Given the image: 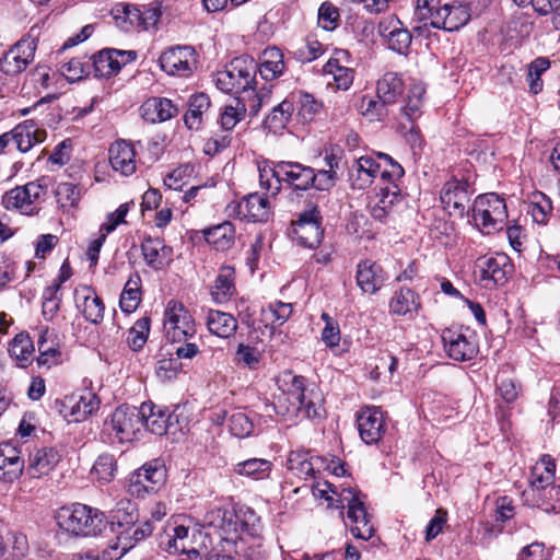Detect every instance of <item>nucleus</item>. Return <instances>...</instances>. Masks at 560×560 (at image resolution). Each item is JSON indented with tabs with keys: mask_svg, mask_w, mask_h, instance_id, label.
<instances>
[{
	"mask_svg": "<svg viewBox=\"0 0 560 560\" xmlns=\"http://www.w3.org/2000/svg\"><path fill=\"white\" fill-rule=\"evenodd\" d=\"M415 16L423 26L457 31L471 18L470 7L466 3L440 5V0H417Z\"/></svg>",
	"mask_w": 560,
	"mask_h": 560,
	"instance_id": "nucleus-1",
	"label": "nucleus"
},
{
	"mask_svg": "<svg viewBox=\"0 0 560 560\" xmlns=\"http://www.w3.org/2000/svg\"><path fill=\"white\" fill-rule=\"evenodd\" d=\"M55 520L60 529L72 536H95L105 528L104 514L86 504L73 503L59 508Z\"/></svg>",
	"mask_w": 560,
	"mask_h": 560,
	"instance_id": "nucleus-2",
	"label": "nucleus"
},
{
	"mask_svg": "<svg viewBox=\"0 0 560 560\" xmlns=\"http://www.w3.org/2000/svg\"><path fill=\"white\" fill-rule=\"evenodd\" d=\"M207 535L192 524L168 523L160 537V547L168 553H202L207 550Z\"/></svg>",
	"mask_w": 560,
	"mask_h": 560,
	"instance_id": "nucleus-3",
	"label": "nucleus"
},
{
	"mask_svg": "<svg viewBox=\"0 0 560 560\" xmlns=\"http://www.w3.org/2000/svg\"><path fill=\"white\" fill-rule=\"evenodd\" d=\"M48 192V179L45 177L16 186L2 195L1 205L24 215H34Z\"/></svg>",
	"mask_w": 560,
	"mask_h": 560,
	"instance_id": "nucleus-4",
	"label": "nucleus"
},
{
	"mask_svg": "<svg viewBox=\"0 0 560 560\" xmlns=\"http://www.w3.org/2000/svg\"><path fill=\"white\" fill-rule=\"evenodd\" d=\"M203 523L208 527H212L221 540L228 546H233L236 551L240 549L238 544L245 540V535H254L245 522L231 510L224 508H212L206 512Z\"/></svg>",
	"mask_w": 560,
	"mask_h": 560,
	"instance_id": "nucleus-5",
	"label": "nucleus"
},
{
	"mask_svg": "<svg viewBox=\"0 0 560 560\" xmlns=\"http://www.w3.org/2000/svg\"><path fill=\"white\" fill-rule=\"evenodd\" d=\"M471 219L487 234L501 230L508 219L506 205L497 194L480 195L471 207Z\"/></svg>",
	"mask_w": 560,
	"mask_h": 560,
	"instance_id": "nucleus-6",
	"label": "nucleus"
},
{
	"mask_svg": "<svg viewBox=\"0 0 560 560\" xmlns=\"http://www.w3.org/2000/svg\"><path fill=\"white\" fill-rule=\"evenodd\" d=\"M256 70L257 66L253 59L235 58L225 70L218 72L215 84L225 93L245 92L252 88Z\"/></svg>",
	"mask_w": 560,
	"mask_h": 560,
	"instance_id": "nucleus-7",
	"label": "nucleus"
},
{
	"mask_svg": "<svg viewBox=\"0 0 560 560\" xmlns=\"http://www.w3.org/2000/svg\"><path fill=\"white\" fill-rule=\"evenodd\" d=\"M164 331L172 342H182L196 334L195 320L183 303L171 300L166 304L163 320Z\"/></svg>",
	"mask_w": 560,
	"mask_h": 560,
	"instance_id": "nucleus-8",
	"label": "nucleus"
},
{
	"mask_svg": "<svg viewBox=\"0 0 560 560\" xmlns=\"http://www.w3.org/2000/svg\"><path fill=\"white\" fill-rule=\"evenodd\" d=\"M141 411V422L143 431H150L155 435L175 434L183 431L184 427L179 422V408L168 412L166 408L158 406L152 401L142 402L139 407Z\"/></svg>",
	"mask_w": 560,
	"mask_h": 560,
	"instance_id": "nucleus-9",
	"label": "nucleus"
},
{
	"mask_svg": "<svg viewBox=\"0 0 560 560\" xmlns=\"http://www.w3.org/2000/svg\"><path fill=\"white\" fill-rule=\"evenodd\" d=\"M335 506L337 509H348V518L353 526L351 527L352 534L357 538L369 539L373 535V525L370 523L369 515L364 508L363 501L360 499L359 493L351 488H342Z\"/></svg>",
	"mask_w": 560,
	"mask_h": 560,
	"instance_id": "nucleus-10",
	"label": "nucleus"
},
{
	"mask_svg": "<svg viewBox=\"0 0 560 560\" xmlns=\"http://www.w3.org/2000/svg\"><path fill=\"white\" fill-rule=\"evenodd\" d=\"M444 349L455 361H469L478 353V343L469 329H444L442 332Z\"/></svg>",
	"mask_w": 560,
	"mask_h": 560,
	"instance_id": "nucleus-11",
	"label": "nucleus"
},
{
	"mask_svg": "<svg viewBox=\"0 0 560 560\" xmlns=\"http://www.w3.org/2000/svg\"><path fill=\"white\" fill-rule=\"evenodd\" d=\"M112 430L120 442H131L143 432L140 408L120 406L116 408L110 419Z\"/></svg>",
	"mask_w": 560,
	"mask_h": 560,
	"instance_id": "nucleus-12",
	"label": "nucleus"
},
{
	"mask_svg": "<svg viewBox=\"0 0 560 560\" xmlns=\"http://www.w3.org/2000/svg\"><path fill=\"white\" fill-rule=\"evenodd\" d=\"M322 217L316 206L310 207L300 213L299 219L293 222V234L299 244L314 248L322 242Z\"/></svg>",
	"mask_w": 560,
	"mask_h": 560,
	"instance_id": "nucleus-13",
	"label": "nucleus"
},
{
	"mask_svg": "<svg viewBox=\"0 0 560 560\" xmlns=\"http://www.w3.org/2000/svg\"><path fill=\"white\" fill-rule=\"evenodd\" d=\"M470 195L467 180L451 179L444 184L440 200L451 215L464 218L469 213Z\"/></svg>",
	"mask_w": 560,
	"mask_h": 560,
	"instance_id": "nucleus-14",
	"label": "nucleus"
},
{
	"mask_svg": "<svg viewBox=\"0 0 560 560\" xmlns=\"http://www.w3.org/2000/svg\"><path fill=\"white\" fill-rule=\"evenodd\" d=\"M159 62L161 69L167 74L188 77L196 68L197 59L192 47L177 46L165 50Z\"/></svg>",
	"mask_w": 560,
	"mask_h": 560,
	"instance_id": "nucleus-15",
	"label": "nucleus"
},
{
	"mask_svg": "<svg viewBox=\"0 0 560 560\" xmlns=\"http://www.w3.org/2000/svg\"><path fill=\"white\" fill-rule=\"evenodd\" d=\"M165 472L162 467L152 464H145L135 472L128 480V492L138 498L156 491L164 482Z\"/></svg>",
	"mask_w": 560,
	"mask_h": 560,
	"instance_id": "nucleus-16",
	"label": "nucleus"
},
{
	"mask_svg": "<svg viewBox=\"0 0 560 560\" xmlns=\"http://www.w3.org/2000/svg\"><path fill=\"white\" fill-rule=\"evenodd\" d=\"M137 57L133 50L104 49L93 57V67L96 77L107 78L118 73L122 66L133 61Z\"/></svg>",
	"mask_w": 560,
	"mask_h": 560,
	"instance_id": "nucleus-17",
	"label": "nucleus"
},
{
	"mask_svg": "<svg viewBox=\"0 0 560 560\" xmlns=\"http://www.w3.org/2000/svg\"><path fill=\"white\" fill-rule=\"evenodd\" d=\"M350 62L349 51L338 49L324 66V74L331 75L339 90L347 91L353 83L355 71Z\"/></svg>",
	"mask_w": 560,
	"mask_h": 560,
	"instance_id": "nucleus-18",
	"label": "nucleus"
},
{
	"mask_svg": "<svg viewBox=\"0 0 560 560\" xmlns=\"http://www.w3.org/2000/svg\"><path fill=\"white\" fill-rule=\"evenodd\" d=\"M358 429L366 444L377 443L385 432V421L380 407H365L357 417Z\"/></svg>",
	"mask_w": 560,
	"mask_h": 560,
	"instance_id": "nucleus-19",
	"label": "nucleus"
},
{
	"mask_svg": "<svg viewBox=\"0 0 560 560\" xmlns=\"http://www.w3.org/2000/svg\"><path fill=\"white\" fill-rule=\"evenodd\" d=\"M280 180L295 190H307L315 180V170L293 161L279 162Z\"/></svg>",
	"mask_w": 560,
	"mask_h": 560,
	"instance_id": "nucleus-20",
	"label": "nucleus"
},
{
	"mask_svg": "<svg viewBox=\"0 0 560 560\" xmlns=\"http://www.w3.org/2000/svg\"><path fill=\"white\" fill-rule=\"evenodd\" d=\"M35 45L32 40L18 42L1 59L0 70L9 75H15L26 69L33 61Z\"/></svg>",
	"mask_w": 560,
	"mask_h": 560,
	"instance_id": "nucleus-21",
	"label": "nucleus"
},
{
	"mask_svg": "<svg viewBox=\"0 0 560 560\" xmlns=\"http://www.w3.org/2000/svg\"><path fill=\"white\" fill-rule=\"evenodd\" d=\"M477 267L480 282L488 289L503 284L511 269L509 258L505 255L480 259Z\"/></svg>",
	"mask_w": 560,
	"mask_h": 560,
	"instance_id": "nucleus-22",
	"label": "nucleus"
},
{
	"mask_svg": "<svg viewBox=\"0 0 560 560\" xmlns=\"http://www.w3.org/2000/svg\"><path fill=\"white\" fill-rule=\"evenodd\" d=\"M9 137V143H13L20 152H28L36 143H40L46 139V130L40 128L33 119L19 124L10 132H5Z\"/></svg>",
	"mask_w": 560,
	"mask_h": 560,
	"instance_id": "nucleus-23",
	"label": "nucleus"
},
{
	"mask_svg": "<svg viewBox=\"0 0 560 560\" xmlns=\"http://www.w3.org/2000/svg\"><path fill=\"white\" fill-rule=\"evenodd\" d=\"M382 164L374 158L365 155L355 159L349 168V182L353 189L368 188L380 174Z\"/></svg>",
	"mask_w": 560,
	"mask_h": 560,
	"instance_id": "nucleus-24",
	"label": "nucleus"
},
{
	"mask_svg": "<svg viewBox=\"0 0 560 560\" xmlns=\"http://www.w3.org/2000/svg\"><path fill=\"white\" fill-rule=\"evenodd\" d=\"M62 405L65 418L70 422H80L98 409L100 401L93 393L86 392L67 397Z\"/></svg>",
	"mask_w": 560,
	"mask_h": 560,
	"instance_id": "nucleus-25",
	"label": "nucleus"
},
{
	"mask_svg": "<svg viewBox=\"0 0 560 560\" xmlns=\"http://www.w3.org/2000/svg\"><path fill=\"white\" fill-rule=\"evenodd\" d=\"M24 470V459L21 451L10 443L0 444V480L12 483Z\"/></svg>",
	"mask_w": 560,
	"mask_h": 560,
	"instance_id": "nucleus-26",
	"label": "nucleus"
},
{
	"mask_svg": "<svg viewBox=\"0 0 560 560\" xmlns=\"http://www.w3.org/2000/svg\"><path fill=\"white\" fill-rule=\"evenodd\" d=\"M109 163L114 171L124 176H129L136 172L137 161L133 145L126 140L115 141L108 151Z\"/></svg>",
	"mask_w": 560,
	"mask_h": 560,
	"instance_id": "nucleus-27",
	"label": "nucleus"
},
{
	"mask_svg": "<svg viewBox=\"0 0 560 560\" xmlns=\"http://www.w3.org/2000/svg\"><path fill=\"white\" fill-rule=\"evenodd\" d=\"M399 201V188L397 185H390L380 188V191L370 197L368 208L370 214L382 221L393 210L395 203Z\"/></svg>",
	"mask_w": 560,
	"mask_h": 560,
	"instance_id": "nucleus-28",
	"label": "nucleus"
},
{
	"mask_svg": "<svg viewBox=\"0 0 560 560\" xmlns=\"http://www.w3.org/2000/svg\"><path fill=\"white\" fill-rule=\"evenodd\" d=\"M383 269L371 260L361 261L357 269V284L364 293L374 294L384 284Z\"/></svg>",
	"mask_w": 560,
	"mask_h": 560,
	"instance_id": "nucleus-29",
	"label": "nucleus"
},
{
	"mask_svg": "<svg viewBox=\"0 0 560 560\" xmlns=\"http://www.w3.org/2000/svg\"><path fill=\"white\" fill-rule=\"evenodd\" d=\"M60 459L59 453L52 447H42L30 455L27 472L33 478L48 475Z\"/></svg>",
	"mask_w": 560,
	"mask_h": 560,
	"instance_id": "nucleus-30",
	"label": "nucleus"
},
{
	"mask_svg": "<svg viewBox=\"0 0 560 560\" xmlns=\"http://www.w3.org/2000/svg\"><path fill=\"white\" fill-rule=\"evenodd\" d=\"M140 109L142 118L151 124L166 121L178 112L171 100L162 97L147 100Z\"/></svg>",
	"mask_w": 560,
	"mask_h": 560,
	"instance_id": "nucleus-31",
	"label": "nucleus"
},
{
	"mask_svg": "<svg viewBox=\"0 0 560 560\" xmlns=\"http://www.w3.org/2000/svg\"><path fill=\"white\" fill-rule=\"evenodd\" d=\"M141 250L147 265L153 269L163 268L170 261L172 255V248L158 237L144 238Z\"/></svg>",
	"mask_w": 560,
	"mask_h": 560,
	"instance_id": "nucleus-32",
	"label": "nucleus"
},
{
	"mask_svg": "<svg viewBox=\"0 0 560 560\" xmlns=\"http://www.w3.org/2000/svg\"><path fill=\"white\" fill-rule=\"evenodd\" d=\"M293 410L303 413L308 419H322L325 416L322 390L314 384L310 385L303 399L293 404Z\"/></svg>",
	"mask_w": 560,
	"mask_h": 560,
	"instance_id": "nucleus-33",
	"label": "nucleus"
},
{
	"mask_svg": "<svg viewBox=\"0 0 560 560\" xmlns=\"http://www.w3.org/2000/svg\"><path fill=\"white\" fill-rule=\"evenodd\" d=\"M556 464L550 455H542L540 462L537 463L532 472L529 481V491L539 492L541 490L548 492V487L555 479Z\"/></svg>",
	"mask_w": 560,
	"mask_h": 560,
	"instance_id": "nucleus-34",
	"label": "nucleus"
},
{
	"mask_svg": "<svg viewBox=\"0 0 560 560\" xmlns=\"http://www.w3.org/2000/svg\"><path fill=\"white\" fill-rule=\"evenodd\" d=\"M553 206L551 199L541 191H534L528 196L526 212L539 225H546L552 217Z\"/></svg>",
	"mask_w": 560,
	"mask_h": 560,
	"instance_id": "nucleus-35",
	"label": "nucleus"
},
{
	"mask_svg": "<svg viewBox=\"0 0 560 560\" xmlns=\"http://www.w3.org/2000/svg\"><path fill=\"white\" fill-rule=\"evenodd\" d=\"M235 270L232 266L224 265L220 268L211 295L215 303L228 302L235 293Z\"/></svg>",
	"mask_w": 560,
	"mask_h": 560,
	"instance_id": "nucleus-36",
	"label": "nucleus"
},
{
	"mask_svg": "<svg viewBox=\"0 0 560 560\" xmlns=\"http://www.w3.org/2000/svg\"><path fill=\"white\" fill-rule=\"evenodd\" d=\"M240 214L252 221H265L269 214V201L267 197L254 192L245 197L238 205Z\"/></svg>",
	"mask_w": 560,
	"mask_h": 560,
	"instance_id": "nucleus-37",
	"label": "nucleus"
},
{
	"mask_svg": "<svg viewBox=\"0 0 560 560\" xmlns=\"http://www.w3.org/2000/svg\"><path fill=\"white\" fill-rule=\"evenodd\" d=\"M207 327L220 338H230L237 329V320L229 313L210 310L207 314Z\"/></svg>",
	"mask_w": 560,
	"mask_h": 560,
	"instance_id": "nucleus-38",
	"label": "nucleus"
},
{
	"mask_svg": "<svg viewBox=\"0 0 560 560\" xmlns=\"http://www.w3.org/2000/svg\"><path fill=\"white\" fill-rule=\"evenodd\" d=\"M259 73L262 79L270 81L280 77L284 71L283 55L277 47L266 48L260 58Z\"/></svg>",
	"mask_w": 560,
	"mask_h": 560,
	"instance_id": "nucleus-39",
	"label": "nucleus"
},
{
	"mask_svg": "<svg viewBox=\"0 0 560 560\" xmlns=\"http://www.w3.org/2000/svg\"><path fill=\"white\" fill-rule=\"evenodd\" d=\"M205 238L217 250H228L234 244L235 229L231 222L225 221L206 230Z\"/></svg>",
	"mask_w": 560,
	"mask_h": 560,
	"instance_id": "nucleus-40",
	"label": "nucleus"
},
{
	"mask_svg": "<svg viewBox=\"0 0 560 560\" xmlns=\"http://www.w3.org/2000/svg\"><path fill=\"white\" fill-rule=\"evenodd\" d=\"M188 105L184 117L185 125L191 130H198L203 121V115L210 108V98L205 93H199L190 97Z\"/></svg>",
	"mask_w": 560,
	"mask_h": 560,
	"instance_id": "nucleus-41",
	"label": "nucleus"
},
{
	"mask_svg": "<svg viewBox=\"0 0 560 560\" xmlns=\"http://www.w3.org/2000/svg\"><path fill=\"white\" fill-rule=\"evenodd\" d=\"M279 387L283 390V394L288 396V400L293 404H296L300 399H303L306 390L310 386L305 385V380L303 376L294 375L291 371H285L281 374L278 380Z\"/></svg>",
	"mask_w": 560,
	"mask_h": 560,
	"instance_id": "nucleus-42",
	"label": "nucleus"
},
{
	"mask_svg": "<svg viewBox=\"0 0 560 560\" xmlns=\"http://www.w3.org/2000/svg\"><path fill=\"white\" fill-rule=\"evenodd\" d=\"M34 351V343L26 332L18 334L9 345L11 358L22 368L31 363Z\"/></svg>",
	"mask_w": 560,
	"mask_h": 560,
	"instance_id": "nucleus-43",
	"label": "nucleus"
},
{
	"mask_svg": "<svg viewBox=\"0 0 560 560\" xmlns=\"http://www.w3.org/2000/svg\"><path fill=\"white\" fill-rule=\"evenodd\" d=\"M420 306L418 295L409 288H401L389 303L390 311L397 315L412 316Z\"/></svg>",
	"mask_w": 560,
	"mask_h": 560,
	"instance_id": "nucleus-44",
	"label": "nucleus"
},
{
	"mask_svg": "<svg viewBox=\"0 0 560 560\" xmlns=\"http://www.w3.org/2000/svg\"><path fill=\"white\" fill-rule=\"evenodd\" d=\"M402 91V80L395 72H387L377 81L376 94L388 105L394 104Z\"/></svg>",
	"mask_w": 560,
	"mask_h": 560,
	"instance_id": "nucleus-45",
	"label": "nucleus"
},
{
	"mask_svg": "<svg viewBox=\"0 0 560 560\" xmlns=\"http://www.w3.org/2000/svg\"><path fill=\"white\" fill-rule=\"evenodd\" d=\"M314 457L310 456L308 452L301 450L290 452L287 460L288 469L302 479L314 476Z\"/></svg>",
	"mask_w": 560,
	"mask_h": 560,
	"instance_id": "nucleus-46",
	"label": "nucleus"
},
{
	"mask_svg": "<svg viewBox=\"0 0 560 560\" xmlns=\"http://www.w3.org/2000/svg\"><path fill=\"white\" fill-rule=\"evenodd\" d=\"M271 462L264 458H249L234 465V472L255 480L265 479L271 472Z\"/></svg>",
	"mask_w": 560,
	"mask_h": 560,
	"instance_id": "nucleus-47",
	"label": "nucleus"
},
{
	"mask_svg": "<svg viewBox=\"0 0 560 560\" xmlns=\"http://www.w3.org/2000/svg\"><path fill=\"white\" fill-rule=\"evenodd\" d=\"M388 104L377 94L375 96L364 95L358 105V110L369 120H382L387 116Z\"/></svg>",
	"mask_w": 560,
	"mask_h": 560,
	"instance_id": "nucleus-48",
	"label": "nucleus"
},
{
	"mask_svg": "<svg viewBox=\"0 0 560 560\" xmlns=\"http://www.w3.org/2000/svg\"><path fill=\"white\" fill-rule=\"evenodd\" d=\"M294 106L289 101H283L273 107L272 112L266 117L265 126L270 131L278 132L282 130L289 122Z\"/></svg>",
	"mask_w": 560,
	"mask_h": 560,
	"instance_id": "nucleus-49",
	"label": "nucleus"
},
{
	"mask_svg": "<svg viewBox=\"0 0 560 560\" xmlns=\"http://www.w3.org/2000/svg\"><path fill=\"white\" fill-rule=\"evenodd\" d=\"M247 108L246 105L238 98L232 103L226 104L220 114V124L225 131L232 130L237 122L244 119Z\"/></svg>",
	"mask_w": 560,
	"mask_h": 560,
	"instance_id": "nucleus-50",
	"label": "nucleus"
},
{
	"mask_svg": "<svg viewBox=\"0 0 560 560\" xmlns=\"http://www.w3.org/2000/svg\"><path fill=\"white\" fill-rule=\"evenodd\" d=\"M79 306L82 307V313L86 320L93 324L102 322L105 307L102 299L94 292L86 290V294L83 295V303Z\"/></svg>",
	"mask_w": 560,
	"mask_h": 560,
	"instance_id": "nucleus-51",
	"label": "nucleus"
},
{
	"mask_svg": "<svg viewBox=\"0 0 560 560\" xmlns=\"http://www.w3.org/2000/svg\"><path fill=\"white\" fill-rule=\"evenodd\" d=\"M117 472V462L112 454L100 455L91 470V474L95 476L102 482H109L115 478Z\"/></svg>",
	"mask_w": 560,
	"mask_h": 560,
	"instance_id": "nucleus-52",
	"label": "nucleus"
},
{
	"mask_svg": "<svg viewBox=\"0 0 560 560\" xmlns=\"http://www.w3.org/2000/svg\"><path fill=\"white\" fill-rule=\"evenodd\" d=\"M550 67V61L547 58L539 57L532 61L528 66L527 82L529 91L534 94H538L542 91L544 82L541 74L546 72Z\"/></svg>",
	"mask_w": 560,
	"mask_h": 560,
	"instance_id": "nucleus-53",
	"label": "nucleus"
},
{
	"mask_svg": "<svg viewBox=\"0 0 560 560\" xmlns=\"http://www.w3.org/2000/svg\"><path fill=\"white\" fill-rule=\"evenodd\" d=\"M292 314V305L277 301L262 308L264 320L275 326L283 325Z\"/></svg>",
	"mask_w": 560,
	"mask_h": 560,
	"instance_id": "nucleus-54",
	"label": "nucleus"
},
{
	"mask_svg": "<svg viewBox=\"0 0 560 560\" xmlns=\"http://www.w3.org/2000/svg\"><path fill=\"white\" fill-rule=\"evenodd\" d=\"M150 331V318L142 317L139 318L133 326L129 329L128 334V345L133 351H139L143 348L148 340V335Z\"/></svg>",
	"mask_w": 560,
	"mask_h": 560,
	"instance_id": "nucleus-55",
	"label": "nucleus"
},
{
	"mask_svg": "<svg viewBox=\"0 0 560 560\" xmlns=\"http://www.w3.org/2000/svg\"><path fill=\"white\" fill-rule=\"evenodd\" d=\"M424 93L425 89L421 83H416L410 86L407 96V103L402 107L404 115L408 117L410 120L415 119L420 115V108L423 103Z\"/></svg>",
	"mask_w": 560,
	"mask_h": 560,
	"instance_id": "nucleus-56",
	"label": "nucleus"
},
{
	"mask_svg": "<svg viewBox=\"0 0 560 560\" xmlns=\"http://www.w3.org/2000/svg\"><path fill=\"white\" fill-rule=\"evenodd\" d=\"M55 196L61 208L70 209L78 205L81 198V191L78 186L72 183H60L55 190Z\"/></svg>",
	"mask_w": 560,
	"mask_h": 560,
	"instance_id": "nucleus-57",
	"label": "nucleus"
},
{
	"mask_svg": "<svg viewBox=\"0 0 560 560\" xmlns=\"http://www.w3.org/2000/svg\"><path fill=\"white\" fill-rule=\"evenodd\" d=\"M259 184L266 190H273V195L281 189L282 180H280L279 162L275 166H259Z\"/></svg>",
	"mask_w": 560,
	"mask_h": 560,
	"instance_id": "nucleus-58",
	"label": "nucleus"
},
{
	"mask_svg": "<svg viewBox=\"0 0 560 560\" xmlns=\"http://www.w3.org/2000/svg\"><path fill=\"white\" fill-rule=\"evenodd\" d=\"M377 159L382 164L380 172L382 179H388L390 185H395L394 182L401 178L405 174L402 166L386 153H377Z\"/></svg>",
	"mask_w": 560,
	"mask_h": 560,
	"instance_id": "nucleus-59",
	"label": "nucleus"
},
{
	"mask_svg": "<svg viewBox=\"0 0 560 560\" xmlns=\"http://www.w3.org/2000/svg\"><path fill=\"white\" fill-rule=\"evenodd\" d=\"M260 352L249 345L240 343L235 352V361L249 370H256L260 362Z\"/></svg>",
	"mask_w": 560,
	"mask_h": 560,
	"instance_id": "nucleus-60",
	"label": "nucleus"
},
{
	"mask_svg": "<svg viewBox=\"0 0 560 560\" xmlns=\"http://www.w3.org/2000/svg\"><path fill=\"white\" fill-rule=\"evenodd\" d=\"M230 430L233 435L243 439L252 434L254 423L245 412L238 411L230 418Z\"/></svg>",
	"mask_w": 560,
	"mask_h": 560,
	"instance_id": "nucleus-61",
	"label": "nucleus"
},
{
	"mask_svg": "<svg viewBox=\"0 0 560 560\" xmlns=\"http://www.w3.org/2000/svg\"><path fill=\"white\" fill-rule=\"evenodd\" d=\"M411 34L407 28L401 24L398 30H396L389 37H387L386 43L389 49L398 52L405 54L410 44H411Z\"/></svg>",
	"mask_w": 560,
	"mask_h": 560,
	"instance_id": "nucleus-62",
	"label": "nucleus"
},
{
	"mask_svg": "<svg viewBox=\"0 0 560 560\" xmlns=\"http://www.w3.org/2000/svg\"><path fill=\"white\" fill-rule=\"evenodd\" d=\"M118 527L121 528V530L117 533V536L114 540H110L108 548H115V552H118L119 560L127 551L132 549L136 546V544L132 539V536L129 535L127 526L118 524Z\"/></svg>",
	"mask_w": 560,
	"mask_h": 560,
	"instance_id": "nucleus-63",
	"label": "nucleus"
},
{
	"mask_svg": "<svg viewBox=\"0 0 560 560\" xmlns=\"http://www.w3.org/2000/svg\"><path fill=\"white\" fill-rule=\"evenodd\" d=\"M89 62H83L80 58H72L61 66V73L69 81H78L88 73Z\"/></svg>",
	"mask_w": 560,
	"mask_h": 560,
	"instance_id": "nucleus-64",
	"label": "nucleus"
}]
</instances>
